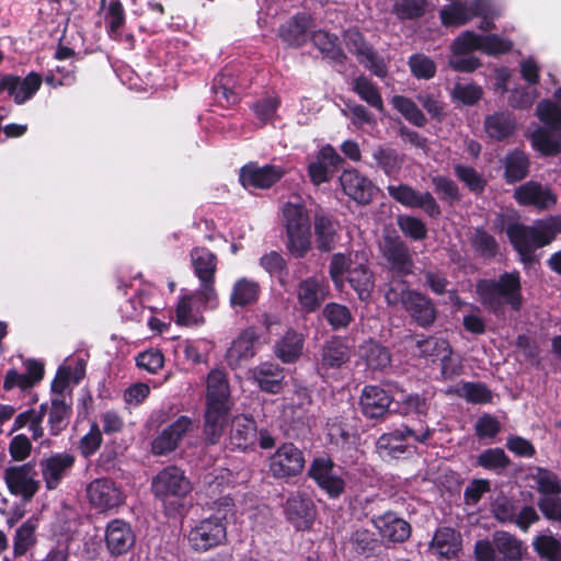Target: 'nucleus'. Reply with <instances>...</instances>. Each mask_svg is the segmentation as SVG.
Here are the masks:
<instances>
[{"instance_id": "nucleus-1", "label": "nucleus", "mask_w": 561, "mask_h": 561, "mask_svg": "<svg viewBox=\"0 0 561 561\" xmlns=\"http://www.w3.org/2000/svg\"><path fill=\"white\" fill-rule=\"evenodd\" d=\"M476 294L481 306L495 317L504 316L506 306L519 311L524 302L520 273L503 272L496 279L481 278L476 284Z\"/></svg>"}, {"instance_id": "nucleus-2", "label": "nucleus", "mask_w": 561, "mask_h": 561, "mask_svg": "<svg viewBox=\"0 0 561 561\" xmlns=\"http://www.w3.org/2000/svg\"><path fill=\"white\" fill-rule=\"evenodd\" d=\"M561 233V217L548 216L538 219L531 226L514 222L507 226L506 234L525 265L535 262V251L552 243Z\"/></svg>"}, {"instance_id": "nucleus-3", "label": "nucleus", "mask_w": 561, "mask_h": 561, "mask_svg": "<svg viewBox=\"0 0 561 561\" xmlns=\"http://www.w3.org/2000/svg\"><path fill=\"white\" fill-rule=\"evenodd\" d=\"M329 275L336 288L347 280L360 301H369L375 288V277L367 262L354 261L351 255L337 252L331 256Z\"/></svg>"}, {"instance_id": "nucleus-4", "label": "nucleus", "mask_w": 561, "mask_h": 561, "mask_svg": "<svg viewBox=\"0 0 561 561\" xmlns=\"http://www.w3.org/2000/svg\"><path fill=\"white\" fill-rule=\"evenodd\" d=\"M286 231L285 247L294 259H305L312 249L311 221L305 205L287 202L283 205Z\"/></svg>"}, {"instance_id": "nucleus-5", "label": "nucleus", "mask_w": 561, "mask_h": 561, "mask_svg": "<svg viewBox=\"0 0 561 561\" xmlns=\"http://www.w3.org/2000/svg\"><path fill=\"white\" fill-rule=\"evenodd\" d=\"M193 490L190 479L176 466H168L160 470L151 481V491L160 500L169 516L180 513L181 501Z\"/></svg>"}, {"instance_id": "nucleus-6", "label": "nucleus", "mask_w": 561, "mask_h": 561, "mask_svg": "<svg viewBox=\"0 0 561 561\" xmlns=\"http://www.w3.org/2000/svg\"><path fill=\"white\" fill-rule=\"evenodd\" d=\"M191 550L205 553L227 542V522L219 515H209L197 520L186 535Z\"/></svg>"}, {"instance_id": "nucleus-7", "label": "nucleus", "mask_w": 561, "mask_h": 561, "mask_svg": "<svg viewBox=\"0 0 561 561\" xmlns=\"http://www.w3.org/2000/svg\"><path fill=\"white\" fill-rule=\"evenodd\" d=\"M190 255L194 274L199 280L197 297L204 304L215 306L218 300L215 289V276L218 264L217 255L205 247L194 248Z\"/></svg>"}, {"instance_id": "nucleus-8", "label": "nucleus", "mask_w": 561, "mask_h": 561, "mask_svg": "<svg viewBox=\"0 0 561 561\" xmlns=\"http://www.w3.org/2000/svg\"><path fill=\"white\" fill-rule=\"evenodd\" d=\"M307 476L330 500H339L346 491V481L336 472V465L330 456L314 457Z\"/></svg>"}, {"instance_id": "nucleus-9", "label": "nucleus", "mask_w": 561, "mask_h": 561, "mask_svg": "<svg viewBox=\"0 0 561 561\" xmlns=\"http://www.w3.org/2000/svg\"><path fill=\"white\" fill-rule=\"evenodd\" d=\"M305 466V455L294 443H283L267 459L268 474L286 482L301 474Z\"/></svg>"}, {"instance_id": "nucleus-10", "label": "nucleus", "mask_w": 561, "mask_h": 561, "mask_svg": "<svg viewBox=\"0 0 561 561\" xmlns=\"http://www.w3.org/2000/svg\"><path fill=\"white\" fill-rule=\"evenodd\" d=\"M352 347L345 337L333 335L319 348L316 360V371L321 378H327L331 373L341 369L350 363Z\"/></svg>"}, {"instance_id": "nucleus-11", "label": "nucleus", "mask_w": 561, "mask_h": 561, "mask_svg": "<svg viewBox=\"0 0 561 561\" xmlns=\"http://www.w3.org/2000/svg\"><path fill=\"white\" fill-rule=\"evenodd\" d=\"M387 191L397 203L408 208L422 209L431 219H438L443 214L437 199L428 191L420 192L404 183L388 185Z\"/></svg>"}, {"instance_id": "nucleus-12", "label": "nucleus", "mask_w": 561, "mask_h": 561, "mask_svg": "<svg viewBox=\"0 0 561 561\" xmlns=\"http://www.w3.org/2000/svg\"><path fill=\"white\" fill-rule=\"evenodd\" d=\"M381 254L389 270L396 275L405 277L413 273L414 261L409 245L396 232L383 236Z\"/></svg>"}, {"instance_id": "nucleus-13", "label": "nucleus", "mask_w": 561, "mask_h": 561, "mask_svg": "<svg viewBox=\"0 0 561 561\" xmlns=\"http://www.w3.org/2000/svg\"><path fill=\"white\" fill-rule=\"evenodd\" d=\"M36 474L35 466L32 462H26L7 467L3 479L12 495L21 496L24 502H30L41 486L39 481L35 479Z\"/></svg>"}, {"instance_id": "nucleus-14", "label": "nucleus", "mask_w": 561, "mask_h": 561, "mask_svg": "<svg viewBox=\"0 0 561 561\" xmlns=\"http://www.w3.org/2000/svg\"><path fill=\"white\" fill-rule=\"evenodd\" d=\"M286 174L282 165L264 164L250 161L239 170V183L245 190H270L278 183Z\"/></svg>"}, {"instance_id": "nucleus-15", "label": "nucleus", "mask_w": 561, "mask_h": 561, "mask_svg": "<svg viewBox=\"0 0 561 561\" xmlns=\"http://www.w3.org/2000/svg\"><path fill=\"white\" fill-rule=\"evenodd\" d=\"M340 184L345 195L362 206L369 205L379 188L357 169H346L340 175Z\"/></svg>"}, {"instance_id": "nucleus-16", "label": "nucleus", "mask_w": 561, "mask_h": 561, "mask_svg": "<svg viewBox=\"0 0 561 561\" xmlns=\"http://www.w3.org/2000/svg\"><path fill=\"white\" fill-rule=\"evenodd\" d=\"M284 513L296 530H308L316 518V505L308 495L296 492L287 497Z\"/></svg>"}, {"instance_id": "nucleus-17", "label": "nucleus", "mask_w": 561, "mask_h": 561, "mask_svg": "<svg viewBox=\"0 0 561 561\" xmlns=\"http://www.w3.org/2000/svg\"><path fill=\"white\" fill-rule=\"evenodd\" d=\"M43 77L35 71H31L25 78L21 79L16 75L0 76V94L7 91L14 102L19 105L25 103L34 96L39 90Z\"/></svg>"}, {"instance_id": "nucleus-18", "label": "nucleus", "mask_w": 561, "mask_h": 561, "mask_svg": "<svg viewBox=\"0 0 561 561\" xmlns=\"http://www.w3.org/2000/svg\"><path fill=\"white\" fill-rule=\"evenodd\" d=\"M104 540L108 553L112 557H119L131 550L136 535L129 523L115 518L107 523Z\"/></svg>"}, {"instance_id": "nucleus-19", "label": "nucleus", "mask_w": 561, "mask_h": 561, "mask_svg": "<svg viewBox=\"0 0 561 561\" xmlns=\"http://www.w3.org/2000/svg\"><path fill=\"white\" fill-rule=\"evenodd\" d=\"M312 222L317 250L320 253H329L334 250L339 240V219L320 208L313 214Z\"/></svg>"}, {"instance_id": "nucleus-20", "label": "nucleus", "mask_w": 561, "mask_h": 561, "mask_svg": "<svg viewBox=\"0 0 561 561\" xmlns=\"http://www.w3.org/2000/svg\"><path fill=\"white\" fill-rule=\"evenodd\" d=\"M403 308L413 322L421 328L431 327L437 318V309L431 297L417 290H408Z\"/></svg>"}, {"instance_id": "nucleus-21", "label": "nucleus", "mask_w": 561, "mask_h": 561, "mask_svg": "<svg viewBox=\"0 0 561 561\" xmlns=\"http://www.w3.org/2000/svg\"><path fill=\"white\" fill-rule=\"evenodd\" d=\"M514 198L520 206H531L538 210L550 209L557 204L556 194L548 186L536 181H528L518 186Z\"/></svg>"}, {"instance_id": "nucleus-22", "label": "nucleus", "mask_w": 561, "mask_h": 561, "mask_svg": "<svg viewBox=\"0 0 561 561\" xmlns=\"http://www.w3.org/2000/svg\"><path fill=\"white\" fill-rule=\"evenodd\" d=\"M90 503L101 510L107 511L118 507L124 503V495L115 482L107 478L92 481L87 489Z\"/></svg>"}, {"instance_id": "nucleus-23", "label": "nucleus", "mask_w": 561, "mask_h": 561, "mask_svg": "<svg viewBox=\"0 0 561 561\" xmlns=\"http://www.w3.org/2000/svg\"><path fill=\"white\" fill-rule=\"evenodd\" d=\"M393 398L380 386L366 385L359 398V405L364 416L381 419L392 412Z\"/></svg>"}, {"instance_id": "nucleus-24", "label": "nucleus", "mask_w": 561, "mask_h": 561, "mask_svg": "<svg viewBox=\"0 0 561 561\" xmlns=\"http://www.w3.org/2000/svg\"><path fill=\"white\" fill-rule=\"evenodd\" d=\"M72 454L58 453L42 459L41 471L47 490H56L75 465Z\"/></svg>"}, {"instance_id": "nucleus-25", "label": "nucleus", "mask_w": 561, "mask_h": 561, "mask_svg": "<svg viewBox=\"0 0 561 561\" xmlns=\"http://www.w3.org/2000/svg\"><path fill=\"white\" fill-rule=\"evenodd\" d=\"M259 337L256 330L250 327L232 342L226 354L227 363L232 369L244 366L255 356Z\"/></svg>"}, {"instance_id": "nucleus-26", "label": "nucleus", "mask_w": 561, "mask_h": 561, "mask_svg": "<svg viewBox=\"0 0 561 561\" xmlns=\"http://www.w3.org/2000/svg\"><path fill=\"white\" fill-rule=\"evenodd\" d=\"M310 41L332 67L339 72L344 70L347 55L341 47L337 35L318 30L311 34Z\"/></svg>"}, {"instance_id": "nucleus-27", "label": "nucleus", "mask_w": 561, "mask_h": 561, "mask_svg": "<svg viewBox=\"0 0 561 561\" xmlns=\"http://www.w3.org/2000/svg\"><path fill=\"white\" fill-rule=\"evenodd\" d=\"M431 433L432 431L426 427L420 434H415L413 430L409 428L405 434L399 432L382 434L377 440V449L382 457L399 459L407 453V436H413L416 442L425 443Z\"/></svg>"}, {"instance_id": "nucleus-28", "label": "nucleus", "mask_w": 561, "mask_h": 561, "mask_svg": "<svg viewBox=\"0 0 561 561\" xmlns=\"http://www.w3.org/2000/svg\"><path fill=\"white\" fill-rule=\"evenodd\" d=\"M312 18L306 12H298L278 28L280 39L291 47H300L309 39Z\"/></svg>"}, {"instance_id": "nucleus-29", "label": "nucleus", "mask_w": 561, "mask_h": 561, "mask_svg": "<svg viewBox=\"0 0 561 561\" xmlns=\"http://www.w3.org/2000/svg\"><path fill=\"white\" fill-rule=\"evenodd\" d=\"M371 522L381 537L389 541L404 542L411 536V525L393 512L374 515Z\"/></svg>"}, {"instance_id": "nucleus-30", "label": "nucleus", "mask_w": 561, "mask_h": 561, "mask_svg": "<svg viewBox=\"0 0 561 561\" xmlns=\"http://www.w3.org/2000/svg\"><path fill=\"white\" fill-rule=\"evenodd\" d=\"M328 286L318 277L310 276L298 284L297 299L306 313L316 312L327 296Z\"/></svg>"}, {"instance_id": "nucleus-31", "label": "nucleus", "mask_w": 561, "mask_h": 561, "mask_svg": "<svg viewBox=\"0 0 561 561\" xmlns=\"http://www.w3.org/2000/svg\"><path fill=\"white\" fill-rule=\"evenodd\" d=\"M252 378L259 388L267 393H279L284 388L285 370L274 362H264L252 370Z\"/></svg>"}, {"instance_id": "nucleus-32", "label": "nucleus", "mask_w": 561, "mask_h": 561, "mask_svg": "<svg viewBox=\"0 0 561 561\" xmlns=\"http://www.w3.org/2000/svg\"><path fill=\"white\" fill-rule=\"evenodd\" d=\"M304 347V334L294 329H288L275 342L273 352L283 364H296L302 356Z\"/></svg>"}, {"instance_id": "nucleus-33", "label": "nucleus", "mask_w": 561, "mask_h": 561, "mask_svg": "<svg viewBox=\"0 0 561 561\" xmlns=\"http://www.w3.org/2000/svg\"><path fill=\"white\" fill-rule=\"evenodd\" d=\"M348 546L357 556L366 559L378 557L382 549V542L376 534L366 528L354 530L348 538Z\"/></svg>"}, {"instance_id": "nucleus-34", "label": "nucleus", "mask_w": 561, "mask_h": 561, "mask_svg": "<svg viewBox=\"0 0 561 561\" xmlns=\"http://www.w3.org/2000/svg\"><path fill=\"white\" fill-rule=\"evenodd\" d=\"M461 535L451 527L438 528L431 541V548L440 557L456 558L461 550Z\"/></svg>"}, {"instance_id": "nucleus-35", "label": "nucleus", "mask_w": 561, "mask_h": 561, "mask_svg": "<svg viewBox=\"0 0 561 561\" xmlns=\"http://www.w3.org/2000/svg\"><path fill=\"white\" fill-rule=\"evenodd\" d=\"M484 129L491 139L504 141L514 135L516 122L511 113L497 112L485 117Z\"/></svg>"}, {"instance_id": "nucleus-36", "label": "nucleus", "mask_w": 561, "mask_h": 561, "mask_svg": "<svg viewBox=\"0 0 561 561\" xmlns=\"http://www.w3.org/2000/svg\"><path fill=\"white\" fill-rule=\"evenodd\" d=\"M190 423H170L151 443V451L153 455L163 456L173 451L187 431Z\"/></svg>"}, {"instance_id": "nucleus-37", "label": "nucleus", "mask_w": 561, "mask_h": 561, "mask_svg": "<svg viewBox=\"0 0 561 561\" xmlns=\"http://www.w3.org/2000/svg\"><path fill=\"white\" fill-rule=\"evenodd\" d=\"M359 352L369 370L383 371L391 364L390 351L377 342L365 343L360 346Z\"/></svg>"}, {"instance_id": "nucleus-38", "label": "nucleus", "mask_w": 561, "mask_h": 561, "mask_svg": "<svg viewBox=\"0 0 561 561\" xmlns=\"http://www.w3.org/2000/svg\"><path fill=\"white\" fill-rule=\"evenodd\" d=\"M261 287L255 280L241 277L236 280L230 295L232 307H245L257 301Z\"/></svg>"}, {"instance_id": "nucleus-39", "label": "nucleus", "mask_w": 561, "mask_h": 561, "mask_svg": "<svg viewBox=\"0 0 561 561\" xmlns=\"http://www.w3.org/2000/svg\"><path fill=\"white\" fill-rule=\"evenodd\" d=\"M449 343L447 340L439 339L436 336H422L415 342L414 354L421 358H424L428 363H436L443 356L447 355V347Z\"/></svg>"}, {"instance_id": "nucleus-40", "label": "nucleus", "mask_w": 561, "mask_h": 561, "mask_svg": "<svg viewBox=\"0 0 561 561\" xmlns=\"http://www.w3.org/2000/svg\"><path fill=\"white\" fill-rule=\"evenodd\" d=\"M36 520L30 518L16 528L13 536V550L14 559L24 557L37 542L36 538Z\"/></svg>"}, {"instance_id": "nucleus-41", "label": "nucleus", "mask_w": 561, "mask_h": 561, "mask_svg": "<svg viewBox=\"0 0 561 561\" xmlns=\"http://www.w3.org/2000/svg\"><path fill=\"white\" fill-rule=\"evenodd\" d=\"M504 167L505 181L508 184H513L522 181L528 175L529 159L525 152L520 150H514L506 156Z\"/></svg>"}, {"instance_id": "nucleus-42", "label": "nucleus", "mask_w": 561, "mask_h": 561, "mask_svg": "<svg viewBox=\"0 0 561 561\" xmlns=\"http://www.w3.org/2000/svg\"><path fill=\"white\" fill-rule=\"evenodd\" d=\"M352 91L369 106L382 111L383 101L377 85L365 75H359L353 80Z\"/></svg>"}, {"instance_id": "nucleus-43", "label": "nucleus", "mask_w": 561, "mask_h": 561, "mask_svg": "<svg viewBox=\"0 0 561 561\" xmlns=\"http://www.w3.org/2000/svg\"><path fill=\"white\" fill-rule=\"evenodd\" d=\"M104 14L105 30L110 38L119 39L126 23V13L121 0H110Z\"/></svg>"}, {"instance_id": "nucleus-44", "label": "nucleus", "mask_w": 561, "mask_h": 561, "mask_svg": "<svg viewBox=\"0 0 561 561\" xmlns=\"http://www.w3.org/2000/svg\"><path fill=\"white\" fill-rule=\"evenodd\" d=\"M388 385L394 387L402 393L400 401H398L399 409L398 413L408 416V415H416L419 417L425 416L430 409V402L425 397H422L417 393L414 394H405L403 389H399L397 382H388Z\"/></svg>"}, {"instance_id": "nucleus-45", "label": "nucleus", "mask_w": 561, "mask_h": 561, "mask_svg": "<svg viewBox=\"0 0 561 561\" xmlns=\"http://www.w3.org/2000/svg\"><path fill=\"white\" fill-rule=\"evenodd\" d=\"M396 222L402 234L413 242L423 241L427 238V226L420 217L401 214L397 216Z\"/></svg>"}, {"instance_id": "nucleus-46", "label": "nucleus", "mask_w": 561, "mask_h": 561, "mask_svg": "<svg viewBox=\"0 0 561 561\" xmlns=\"http://www.w3.org/2000/svg\"><path fill=\"white\" fill-rule=\"evenodd\" d=\"M391 104L412 125L424 127L427 124L426 116L412 99L404 95H393Z\"/></svg>"}, {"instance_id": "nucleus-47", "label": "nucleus", "mask_w": 561, "mask_h": 561, "mask_svg": "<svg viewBox=\"0 0 561 561\" xmlns=\"http://www.w3.org/2000/svg\"><path fill=\"white\" fill-rule=\"evenodd\" d=\"M373 158L376 167L388 176L397 174L401 169L402 160L393 148L378 146L373 152Z\"/></svg>"}, {"instance_id": "nucleus-48", "label": "nucleus", "mask_w": 561, "mask_h": 561, "mask_svg": "<svg viewBox=\"0 0 561 561\" xmlns=\"http://www.w3.org/2000/svg\"><path fill=\"white\" fill-rule=\"evenodd\" d=\"M493 543L499 553L506 560L517 561L522 557L520 541L515 536L504 530H496L493 534Z\"/></svg>"}, {"instance_id": "nucleus-49", "label": "nucleus", "mask_w": 561, "mask_h": 561, "mask_svg": "<svg viewBox=\"0 0 561 561\" xmlns=\"http://www.w3.org/2000/svg\"><path fill=\"white\" fill-rule=\"evenodd\" d=\"M323 318L334 331L346 329L353 321L350 308L337 302H329L322 310Z\"/></svg>"}, {"instance_id": "nucleus-50", "label": "nucleus", "mask_w": 561, "mask_h": 561, "mask_svg": "<svg viewBox=\"0 0 561 561\" xmlns=\"http://www.w3.org/2000/svg\"><path fill=\"white\" fill-rule=\"evenodd\" d=\"M432 184L438 198L449 206H454L461 201L462 195L459 186L450 178L444 175L433 176Z\"/></svg>"}, {"instance_id": "nucleus-51", "label": "nucleus", "mask_w": 561, "mask_h": 561, "mask_svg": "<svg viewBox=\"0 0 561 561\" xmlns=\"http://www.w3.org/2000/svg\"><path fill=\"white\" fill-rule=\"evenodd\" d=\"M454 173L471 193L480 195L484 192L488 182L473 167L456 164Z\"/></svg>"}, {"instance_id": "nucleus-52", "label": "nucleus", "mask_w": 561, "mask_h": 561, "mask_svg": "<svg viewBox=\"0 0 561 561\" xmlns=\"http://www.w3.org/2000/svg\"><path fill=\"white\" fill-rule=\"evenodd\" d=\"M280 98L278 95H267L254 101L250 108L262 125L272 123L280 106Z\"/></svg>"}, {"instance_id": "nucleus-53", "label": "nucleus", "mask_w": 561, "mask_h": 561, "mask_svg": "<svg viewBox=\"0 0 561 561\" xmlns=\"http://www.w3.org/2000/svg\"><path fill=\"white\" fill-rule=\"evenodd\" d=\"M408 66L412 76L419 80H430L437 71L435 61L422 53L412 54L408 58Z\"/></svg>"}, {"instance_id": "nucleus-54", "label": "nucleus", "mask_w": 561, "mask_h": 561, "mask_svg": "<svg viewBox=\"0 0 561 561\" xmlns=\"http://www.w3.org/2000/svg\"><path fill=\"white\" fill-rule=\"evenodd\" d=\"M471 245L479 255L488 259L495 257L500 251L496 239L483 228H476Z\"/></svg>"}, {"instance_id": "nucleus-55", "label": "nucleus", "mask_w": 561, "mask_h": 561, "mask_svg": "<svg viewBox=\"0 0 561 561\" xmlns=\"http://www.w3.org/2000/svg\"><path fill=\"white\" fill-rule=\"evenodd\" d=\"M535 552L547 561H561V542L552 535H539L533 541Z\"/></svg>"}, {"instance_id": "nucleus-56", "label": "nucleus", "mask_w": 561, "mask_h": 561, "mask_svg": "<svg viewBox=\"0 0 561 561\" xmlns=\"http://www.w3.org/2000/svg\"><path fill=\"white\" fill-rule=\"evenodd\" d=\"M259 264L270 276L277 277L280 284H284L283 278L288 274V264L278 251L272 250L263 254Z\"/></svg>"}, {"instance_id": "nucleus-57", "label": "nucleus", "mask_w": 561, "mask_h": 561, "mask_svg": "<svg viewBox=\"0 0 561 561\" xmlns=\"http://www.w3.org/2000/svg\"><path fill=\"white\" fill-rule=\"evenodd\" d=\"M206 397L231 398L228 376L225 370L215 368L208 373Z\"/></svg>"}, {"instance_id": "nucleus-58", "label": "nucleus", "mask_w": 561, "mask_h": 561, "mask_svg": "<svg viewBox=\"0 0 561 561\" xmlns=\"http://www.w3.org/2000/svg\"><path fill=\"white\" fill-rule=\"evenodd\" d=\"M231 443L241 450H247L255 446L257 442L256 423H238V426L231 431Z\"/></svg>"}, {"instance_id": "nucleus-59", "label": "nucleus", "mask_w": 561, "mask_h": 561, "mask_svg": "<svg viewBox=\"0 0 561 561\" xmlns=\"http://www.w3.org/2000/svg\"><path fill=\"white\" fill-rule=\"evenodd\" d=\"M536 114L539 121L551 130L561 129V105L550 100H542L537 104Z\"/></svg>"}, {"instance_id": "nucleus-60", "label": "nucleus", "mask_w": 561, "mask_h": 561, "mask_svg": "<svg viewBox=\"0 0 561 561\" xmlns=\"http://www.w3.org/2000/svg\"><path fill=\"white\" fill-rule=\"evenodd\" d=\"M510 463L508 456L500 447L485 449L477 457V466L486 470H502L508 467Z\"/></svg>"}, {"instance_id": "nucleus-61", "label": "nucleus", "mask_w": 561, "mask_h": 561, "mask_svg": "<svg viewBox=\"0 0 561 561\" xmlns=\"http://www.w3.org/2000/svg\"><path fill=\"white\" fill-rule=\"evenodd\" d=\"M232 405L231 398L206 397L204 421H227Z\"/></svg>"}, {"instance_id": "nucleus-62", "label": "nucleus", "mask_w": 561, "mask_h": 561, "mask_svg": "<svg viewBox=\"0 0 561 561\" xmlns=\"http://www.w3.org/2000/svg\"><path fill=\"white\" fill-rule=\"evenodd\" d=\"M458 396L471 403H488L492 400L491 390L482 382H462L457 390Z\"/></svg>"}, {"instance_id": "nucleus-63", "label": "nucleus", "mask_w": 561, "mask_h": 561, "mask_svg": "<svg viewBox=\"0 0 561 561\" xmlns=\"http://www.w3.org/2000/svg\"><path fill=\"white\" fill-rule=\"evenodd\" d=\"M482 38L483 35L477 34L473 31H465L454 39L451 51L454 55H467L474 50L481 51Z\"/></svg>"}, {"instance_id": "nucleus-64", "label": "nucleus", "mask_w": 561, "mask_h": 561, "mask_svg": "<svg viewBox=\"0 0 561 561\" xmlns=\"http://www.w3.org/2000/svg\"><path fill=\"white\" fill-rule=\"evenodd\" d=\"M440 20L445 26H460L471 19L466 3L453 2L440 11Z\"/></svg>"}]
</instances>
